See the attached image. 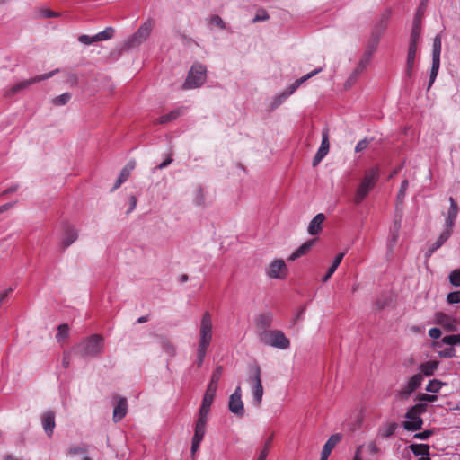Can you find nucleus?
<instances>
[{
  "mask_svg": "<svg viewBox=\"0 0 460 460\" xmlns=\"http://www.w3.org/2000/svg\"><path fill=\"white\" fill-rule=\"evenodd\" d=\"M41 15L45 18H53V17H58L60 15V13L51 11L49 9H43V10H41Z\"/></svg>",
  "mask_w": 460,
  "mask_h": 460,
  "instance_id": "nucleus-59",
  "label": "nucleus"
},
{
  "mask_svg": "<svg viewBox=\"0 0 460 460\" xmlns=\"http://www.w3.org/2000/svg\"><path fill=\"white\" fill-rule=\"evenodd\" d=\"M181 113H182V111L181 109L174 110V111L169 112L168 114L161 116L157 119V123L164 124L169 121H172V120L177 119Z\"/></svg>",
  "mask_w": 460,
  "mask_h": 460,
  "instance_id": "nucleus-35",
  "label": "nucleus"
},
{
  "mask_svg": "<svg viewBox=\"0 0 460 460\" xmlns=\"http://www.w3.org/2000/svg\"><path fill=\"white\" fill-rule=\"evenodd\" d=\"M401 222H402V217L396 216L395 219L394 221V226H393L392 231H394L395 233H399L400 228H401Z\"/></svg>",
  "mask_w": 460,
  "mask_h": 460,
  "instance_id": "nucleus-63",
  "label": "nucleus"
},
{
  "mask_svg": "<svg viewBox=\"0 0 460 460\" xmlns=\"http://www.w3.org/2000/svg\"><path fill=\"white\" fill-rule=\"evenodd\" d=\"M409 420L402 422V427L408 431H417L422 429L423 420L418 419H408Z\"/></svg>",
  "mask_w": 460,
  "mask_h": 460,
  "instance_id": "nucleus-28",
  "label": "nucleus"
},
{
  "mask_svg": "<svg viewBox=\"0 0 460 460\" xmlns=\"http://www.w3.org/2000/svg\"><path fill=\"white\" fill-rule=\"evenodd\" d=\"M58 72V69H56L54 71H51L49 73H46L40 75H37L35 77H32L28 80L22 81L12 87H10L6 92V96L11 97L14 94H16L18 92L29 87L31 84L49 79L52 77L54 75H56Z\"/></svg>",
  "mask_w": 460,
  "mask_h": 460,
  "instance_id": "nucleus-9",
  "label": "nucleus"
},
{
  "mask_svg": "<svg viewBox=\"0 0 460 460\" xmlns=\"http://www.w3.org/2000/svg\"><path fill=\"white\" fill-rule=\"evenodd\" d=\"M397 429V424L395 422L388 423L387 425L382 427L378 433L382 438H389L393 436Z\"/></svg>",
  "mask_w": 460,
  "mask_h": 460,
  "instance_id": "nucleus-34",
  "label": "nucleus"
},
{
  "mask_svg": "<svg viewBox=\"0 0 460 460\" xmlns=\"http://www.w3.org/2000/svg\"><path fill=\"white\" fill-rule=\"evenodd\" d=\"M325 220V216L323 213L317 214L309 223L308 233L311 235L318 234L323 229V223Z\"/></svg>",
  "mask_w": 460,
  "mask_h": 460,
  "instance_id": "nucleus-20",
  "label": "nucleus"
},
{
  "mask_svg": "<svg viewBox=\"0 0 460 460\" xmlns=\"http://www.w3.org/2000/svg\"><path fill=\"white\" fill-rule=\"evenodd\" d=\"M344 255H345V252H340L336 255L332 266L329 268L327 273L323 278V282H327L329 280V279L332 276V274L335 272V270L341 264Z\"/></svg>",
  "mask_w": 460,
  "mask_h": 460,
  "instance_id": "nucleus-30",
  "label": "nucleus"
},
{
  "mask_svg": "<svg viewBox=\"0 0 460 460\" xmlns=\"http://www.w3.org/2000/svg\"><path fill=\"white\" fill-rule=\"evenodd\" d=\"M428 404L425 402L417 403L414 406L411 407L406 414V419H418L420 418V415L427 411Z\"/></svg>",
  "mask_w": 460,
  "mask_h": 460,
  "instance_id": "nucleus-22",
  "label": "nucleus"
},
{
  "mask_svg": "<svg viewBox=\"0 0 460 460\" xmlns=\"http://www.w3.org/2000/svg\"><path fill=\"white\" fill-rule=\"evenodd\" d=\"M423 381V376L421 374L413 375L407 382L404 388L400 392L401 395L403 397L409 396L411 393H413L417 388H419Z\"/></svg>",
  "mask_w": 460,
  "mask_h": 460,
  "instance_id": "nucleus-15",
  "label": "nucleus"
},
{
  "mask_svg": "<svg viewBox=\"0 0 460 460\" xmlns=\"http://www.w3.org/2000/svg\"><path fill=\"white\" fill-rule=\"evenodd\" d=\"M260 341L265 345L271 346L279 349H287L290 346V341L280 330L263 331L260 334Z\"/></svg>",
  "mask_w": 460,
  "mask_h": 460,
  "instance_id": "nucleus-6",
  "label": "nucleus"
},
{
  "mask_svg": "<svg viewBox=\"0 0 460 460\" xmlns=\"http://www.w3.org/2000/svg\"><path fill=\"white\" fill-rule=\"evenodd\" d=\"M257 325L264 329V331H267L266 329L269 328L273 322V314L271 313H264L257 318Z\"/></svg>",
  "mask_w": 460,
  "mask_h": 460,
  "instance_id": "nucleus-31",
  "label": "nucleus"
},
{
  "mask_svg": "<svg viewBox=\"0 0 460 460\" xmlns=\"http://www.w3.org/2000/svg\"><path fill=\"white\" fill-rule=\"evenodd\" d=\"M409 187V181L408 180H403L401 183V187H400V190L398 191V194H397V199L402 202V199H404V196H405V193H406V190Z\"/></svg>",
  "mask_w": 460,
  "mask_h": 460,
  "instance_id": "nucleus-48",
  "label": "nucleus"
},
{
  "mask_svg": "<svg viewBox=\"0 0 460 460\" xmlns=\"http://www.w3.org/2000/svg\"><path fill=\"white\" fill-rule=\"evenodd\" d=\"M452 230L453 227L446 226L445 230L440 234L439 237L438 238L440 243L443 244L450 237Z\"/></svg>",
  "mask_w": 460,
  "mask_h": 460,
  "instance_id": "nucleus-49",
  "label": "nucleus"
},
{
  "mask_svg": "<svg viewBox=\"0 0 460 460\" xmlns=\"http://www.w3.org/2000/svg\"><path fill=\"white\" fill-rule=\"evenodd\" d=\"M420 31H421V22L420 19L418 17V15H415L414 21H413V26L412 31L411 33V41L410 43H415L418 44L420 36Z\"/></svg>",
  "mask_w": 460,
  "mask_h": 460,
  "instance_id": "nucleus-29",
  "label": "nucleus"
},
{
  "mask_svg": "<svg viewBox=\"0 0 460 460\" xmlns=\"http://www.w3.org/2000/svg\"><path fill=\"white\" fill-rule=\"evenodd\" d=\"M439 66H440V61L432 60V66H431V70H430V75H429V82L428 89H429L431 87V85L433 84V83L435 82L438 73V70H439Z\"/></svg>",
  "mask_w": 460,
  "mask_h": 460,
  "instance_id": "nucleus-38",
  "label": "nucleus"
},
{
  "mask_svg": "<svg viewBox=\"0 0 460 460\" xmlns=\"http://www.w3.org/2000/svg\"><path fill=\"white\" fill-rule=\"evenodd\" d=\"M194 202L198 206H201L205 203V194L202 188L200 187L197 188L195 191Z\"/></svg>",
  "mask_w": 460,
  "mask_h": 460,
  "instance_id": "nucleus-46",
  "label": "nucleus"
},
{
  "mask_svg": "<svg viewBox=\"0 0 460 460\" xmlns=\"http://www.w3.org/2000/svg\"><path fill=\"white\" fill-rule=\"evenodd\" d=\"M213 338V323L212 315L208 311H206L201 318L199 341L197 348V358L195 364L200 367L206 358L208 349L212 342Z\"/></svg>",
  "mask_w": 460,
  "mask_h": 460,
  "instance_id": "nucleus-1",
  "label": "nucleus"
},
{
  "mask_svg": "<svg viewBox=\"0 0 460 460\" xmlns=\"http://www.w3.org/2000/svg\"><path fill=\"white\" fill-rule=\"evenodd\" d=\"M78 40L81 43L85 44V45H90V44H93L94 42H97V40L95 39V35L94 36H88V35L83 34V35H80L78 37Z\"/></svg>",
  "mask_w": 460,
  "mask_h": 460,
  "instance_id": "nucleus-51",
  "label": "nucleus"
},
{
  "mask_svg": "<svg viewBox=\"0 0 460 460\" xmlns=\"http://www.w3.org/2000/svg\"><path fill=\"white\" fill-rule=\"evenodd\" d=\"M449 281L453 286H460V270H455L450 273Z\"/></svg>",
  "mask_w": 460,
  "mask_h": 460,
  "instance_id": "nucleus-47",
  "label": "nucleus"
},
{
  "mask_svg": "<svg viewBox=\"0 0 460 460\" xmlns=\"http://www.w3.org/2000/svg\"><path fill=\"white\" fill-rule=\"evenodd\" d=\"M456 350L454 348H447L442 351H439V357L444 358H450L455 357Z\"/></svg>",
  "mask_w": 460,
  "mask_h": 460,
  "instance_id": "nucleus-56",
  "label": "nucleus"
},
{
  "mask_svg": "<svg viewBox=\"0 0 460 460\" xmlns=\"http://www.w3.org/2000/svg\"><path fill=\"white\" fill-rule=\"evenodd\" d=\"M368 144H369V141L367 138L360 140L356 145L355 151L357 153H358V152L365 150L368 146Z\"/></svg>",
  "mask_w": 460,
  "mask_h": 460,
  "instance_id": "nucleus-57",
  "label": "nucleus"
},
{
  "mask_svg": "<svg viewBox=\"0 0 460 460\" xmlns=\"http://www.w3.org/2000/svg\"><path fill=\"white\" fill-rule=\"evenodd\" d=\"M442 344L447 345H458L460 344V334L447 335L442 338L440 341H435L433 346L435 348H440Z\"/></svg>",
  "mask_w": 460,
  "mask_h": 460,
  "instance_id": "nucleus-27",
  "label": "nucleus"
},
{
  "mask_svg": "<svg viewBox=\"0 0 460 460\" xmlns=\"http://www.w3.org/2000/svg\"><path fill=\"white\" fill-rule=\"evenodd\" d=\"M70 360H71L70 352H65L63 354V358H62V365L65 368H67L69 367Z\"/></svg>",
  "mask_w": 460,
  "mask_h": 460,
  "instance_id": "nucleus-62",
  "label": "nucleus"
},
{
  "mask_svg": "<svg viewBox=\"0 0 460 460\" xmlns=\"http://www.w3.org/2000/svg\"><path fill=\"white\" fill-rule=\"evenodd\" d=\"M155 22L153 18H148L138 30L131 35L123 43V49H130L138 47L150 36Z\"/></svg>",
  "mask_w": 460,
  "mask_h": 460,
  "instance_id": "nucleus-5",
  "label": "nucleus"
},
{
  "mask_svg": "<svg viewBox=\"0 0 460 460\" xmlns=\"http://www.w3.org/2000/svg\"><path fill=\"white\" fill-rule=\"evenodd\" d=\"M114 34V29L112 27H107L104 31L97 33L95 35V39L97 41H102L110 40L113 37Z\"/></svg>",
  "mask_w": 460,
  "mask_h": 460,
  "instance_id": "nucleus-40",
  "label": "nucleus"
},
{
  "mask_svg": "<svg viewBox=\"0 0 460 460\" xmlns=\"http://www.w3.org/2000/svg\"><path fill=\"white\" fill-rule=\"evenodd\" d=\"M429 335L432 339H438L441 336V331L438 328H431L429 331Z\"/></svg>",
  "mask_w": 460,
  "mask_h": 460,
  "instance_id": "nucleus-64",
  "label": "nucleus"
},
{
  "mask_svg": "<svg viewBox=\"0 0 460 460\" xmlns=\"http://www.w3.org/2000/svg\"><path fill=\"white\" fill-rule=\"evenodd\" d=\"M208 420V415H203L199 412L198 420L195 423L193 440L202 441L206 433V425Z\"/></svg>",
  "mask_w": 460,
  "mask_h": 460,
  "instance_id": "nucleus-14",
  "label": "nucleus"
},
{
  "mask_svg": "<svg viewBox=\"0 0 460 460\" xmlns=\"http://www.w3.org/2000/svg\"><path fill=\"white\" fill-rule=\"evenodd\" d=\"M266 273L272 279H284L288 275V267L283 260L278 259L269 265Z\"/></svg>",
  "mask_w": 460,
  "mask_h": 460,
  "instance_id": "nucleus-11",
  "label": "nucleus"
},
{
  "mask_svg": "<svg viewBox=\"0 0 460 460\" xmlns=\"http://www.w3.org/2000/svg\"><path fill=\"white\" fill-rule=\"evenodd\" d=\"M217 388L214 387V385H208V388L205 392V394L202 399V402L199 408V412L203 415H208L210 411V407L216 396Z\"/></svg>",
  "mask_w": 460,
  "mask_h": 460,
  "instance_id": "nucleus-13",
  "label": "nucleus"
},
{
  "mask_svg": "<svg viewBox=\"0 0 460 460\" xmlns=\"http://www.w3.org/2000/svg\"><path fill=\"white\" fill-rule=\"evenodd\" d=\"M440 53H441V39L438 35H437L433 41L432 60L440 61Z\"/></svg>",
  "mask_w": 460,
  "mask_h": 460,
  "instance_id": "nucleus-36",
  "label": "nucleus"
},
{
  "mask_svg": "<svg viewBox=\"0 0 460 460\" xmlns=\"http://www.w3.org/2000/svg\"><path fill=\"white\" fill-rule=\"evenodd\" d=\"M417 400L420 402H433L438 400V396L434 394H420L418 395Z\"/></svg>",
  "mask_w": 460,
  "mask_h": 460,
  "instance_id": "nucleus-52",
  "label": "nucleus"
},
{
  "mask_svg": "<svg viewBox=\"0 0 460 460\" xmlns=\"http://www.w3.org/2000/svg\"><path fill=\"white\" fill-rule=\"evenodd\" d=\"M446 384L438 379H432L426 386V391L429 393H438Z\"/></svg>",
  "mask_w": 460,
  "mask_h": 460,
  "instance_id": "nucleus-39",
  "label": "nucleus"
},
{
  "mask_svg": "<svg viewBox=\"0 0 460 460\" xmlns=\"http://www.w3.org/2000/svg\"><path fill=\"white\" fill-rule=\"evenodd\" d=\"M128 403L127 399L124 397L119 398L118 403L113 410V420L115 422L120 421L127 414Z\"/></svg>",
  "mask_w": 460,
  "mask_h": 460,
  "instance_id": "nucleus-21",
  "label": "nucleus"
},
{
  "mask_svg": "<svg viewBox=\"0 0 460 460\" xmlns=\"http://www.w3.org/2000/svg\"><path fill=\"white\" fill-rule=\"evenodd\" d=\"M439 66H440V61L432 60V66H431V70H430V75H429V82L428 89H429L431 87V85L433 84V83L435 82L438 73V70H439Z\"/></svg>",
  "mask_w": 460,
  "mask_h": 460,
  "instance_id": "nucleus-37",
  "label": "nucleus"
},
{
  "mask_svg": "<svg viewBox=\"0 0 460 460\" xmlns=\"http://www.w3.org/2000/svg\"><path fill=\"white\" fill-rule=\"evenodd\" d=\"M13 292V288H9L8 289L0 293V306L6 301L10 293Z\"/></svg>",
  "mask_w": 460,
  "mask_h": 460,
  "instance_id": "nucleus-60",
  "label": "nucleus"
},
{
  "mask_svg": "<svg viewBox=\"0 0 460 460\" xmlns=\"http://www.w3.org/2000/svg\"><path fill=\"white\" fill-rule=\"evenodd\" d=\"M210 24L211 25H215V26H217L221 29H225V22L224 21L222 20L221 17H219L218 15H213L211 18H210Z\"/></svg>",
  "mask_w": 460,
  "mask_h": 460,
  "instance_id": "nucleus-55",
  "label": "nucleus"
},
{
  "mask_svg": "<svg viewBox=\"0 0 460 460\" xmlns=\"http://www.w3.org/2000/svg\"><path fill=\"white\" fill-rule=\"evenodd\" d=\"M135 166H136V162L135 161H129L124 166V168L121 170V172H120V173L119 175V181L125 182L128 179V177L130 176V173L134 170Z\"/></svg>",
  "mask_w": 460,
  "mask_h": 460,
  "instance_id": "nucleus-33",
  "label": "nucleus"
},
{
  "mask_svg": "<svg viewBox=\"0 0 460 460\" xmlns=\"http://www.w3.org/2000/svg\"><path fill=\"white\" fill-rule=\"evenodd\" d=\"M268 19H269L268 13L265 11H263L261 14L257 13L255 15V17L252 19V22H258L266 21Z\"/></svg>",
  "mask_w": 460,
  "mask_h": 460,
  "instance_id": "nucleus-61",
  "label": "nucleus"
},
{
  "mask_svg": "<svg viewBox=\"0 0 460 460\" xmlns=\"http://www.w3.org/2000/svg\"><path fill=\"white\" fill-rule=\"evenodd\" d=\"M206 80V67L201 64H194L183 84V89H192L201 86Z\"/></svg>",
  "mask_w": 460,
  "mask_h": 460,
  "instance_id": "nucleus-7",
  "label": "nucleus"
},
{
  "mask_svg": "<svg viewBox=\"0 0 460 460\" xmlns=\"http://www.w3.org/2000/svg\"><path fill=\"white\" fill-rule=\"evenodd\" d=\"M314 243V240H309L296 249L288 258L289 261H295L299 257L306 254Z\"/></svg>",
  "mask_w": 460,
  "mask_h": 460,
  "instance_id": "nucleus-25",
  "label": "nucleus"
},
{
  "mask_svg": "<svg viewBox=\"0 0 460 460\" xmlns=\"http://www.w3.org/2000/svg\"><path fill=\"white\" fill-rule=\"evenodd\" d=\"M330 149V143H329V129L324 128L322 132V142L321 146L314 155L313 159V166H317L321 161L323 159V157L328 154Z\"/></svg>",
  "mask_w": 460,
  "mask_h": 460,
  "instance_id": "nucleus-12",
  "label": "nucleus"
},
{
  "mask_svg": "<svg viewBox=\"0 0 460 460\" xmlns=\"http://www.w3.org/2000/svg\"><path fill=\"white\" fill-rule=\"evenodd\" d=\"M452 230L453 227L446 226L445 230L440 234L439 237L438 238L440 243L443 244L450 237Z\"/></svg>",
  "mask_w": 460,
  "mask_h": 460,
  "instance_id": "nucleus-50",
  "label": "nucleus"
},
{
  "mask_svg": "<svg viewBox=\"0 0 460 460\" xmlns=\"http://www.w3.org/2000/svg\"><path fill=\"white\" fill-rule=\"evenodd\" d=\"M247 382L251 387L252 403L256 407H260L261 404L264 389L261 383V369L258 363H253L248 367Z\"/></svg>",
  "mask_w": 460,
  "mask_h": 460,
  "instance_id": "nucleus-3",
  "label": "nucleus"
},
{
  "mask_svg": "<svg viewBox=\"0 0 460 460\" xmlns=\"http://www.w3.org/2000/svg\"><path fill=\"white\" fill-rule=\"evenodd\" d=\"M449 201H450V208L448 210V215L446 219V226H447L449 227H454L455 220H456V215L458 213V207L453 198H450Z\"/></svg>",
  "mask_w": 460,
  "mask_h": 460,
  "instance_id": "nucleus-26",
  "label": "nucleus"
},
{
  "mask_svg": "<svg viewBox=\"0 0 460 460\" xmlns=\"http://www.w3.org/2000/svg\"><path fill=\"white\" fill-rule=\"evenodd\" d=\"M228 409L233 414H234L238 418H242L244 416L245 410L243 402L242 400V389L240 385H238L235 388L234 392L230 395L228 402Z\"/></svg>",
  "mask_w": 460,
  "mask_h": 460,
  "instance_id": "nucleus-10",
  "label": "nucleus"
},
{
  "mask_svg": "<svg viewBox=\"0 0 460 460\" xmlns=\"http://www.w3.org/2000/svg\"><path fill=\"white\" fill-rule=\"evenodd\" d=\"M322 69H316L311 73L306 74L305 75L302 76L301 78L296 80L288 90L284 91L281 94L277 95L270 103V109L274 110L277 107H279L286 99H288L291 94H293L296 90L306 80L311 78L312 76L315 75L319 72H321Z\"/></svg>",
  "mask_w": 460,
  "mask_h": 460,
  "instance_id": "nucleus-8",
  "label": "nucleus"
},
{
  "mask_svg": "<svg viewBox=\"0 0 460 460\" xmlns=\"http://www.w3.org/2000/svg\"><path fill=\"white\" fill-rule=\"evenodd\" d=\"M69 334V327L67 324H60L58 328V334H57V340L58 342L61 341L66 339Z\"/></svg>",
  "mask_w": 460,
  "mask_h": 460,
  "instance_id": "nucleus-44",
  "label": "nucleus"
},
{
  "mask_svg": "<svg viewBox=\"0 0 460 460\" xmlns=\"http://www.w3.org/2000/svg\"><path fill=\"white\" fill-rule=\"evenodd\" d=\"M433 434V431L430 429L424 430L422 432H419L414 434L413 438L415 439H420V440H426L428 439L431 435Z\"/></svg>",
  "mask_w": 460,
  "mask_h": 460,
  "instance_id": "nucleus-54",
  "label": "nucleus"
},
{
  "mask_svg": "<svg viewBox=\"0 0 460 460\" xmlns=\"http://www.w3.org/2000/svg\"><path fill=\"white\" fill-rule=\"evenodd\" d=\"M163 348L168 353L170 354L171 356H173L174 353H175V348L174 346L169 342L168 341H164L163 342Z\"/></svg>",
  "mask_w": 460,
  "mask_h": 460,
  "instance_id": "nucleus-58",
  "label": "nucleus"
},
{
  "mask_svg": "<svg viewBox=\"0 0 460 460\" xmlns=\"http://www.w3.org/2000/svg\"><path fill=\"white\" fill-rule=\"evenodd\" d=\"M438 365H439V362L436 361V360H429V361L424 362L420 365V367H419L420 370V374H421L422 376H431L434 375V373L438 369Z\"/></svg>",
  "mask_w": 460,
  "mask_h": 460,
  "instance_id": "nucleus-24",
  "label": "nucleus"
},
{
  "mask_svg": "<svg viewBox=\"0 0 460 460\" xmlns=\"http://www.w3.org/2000/svg\"><path fill=\"white\" fill-rule=\"evenodd\" d=\"M409 447L415 456L427 457L429 455V446L427 444H411Z\"/></svg>",
  "mask_w": 460,
  "mask_h": 460,
  "instance_id": "nucleus-32",
  "label": "nucleus"
},
{
  "mask_svg": "<svg viewBox=\"0 0 460 460\" xmlns=\"http://www.w3.org/2000/svg\"><path fill=\"white\" fill-rule=\"evenodd\" d=\"M365 70V68H360V66L358 65L354 69L350 76L345 83V87H350L357 80L358 76Z\"/></svg>",
  "mask_w": 460,
  "mask_h": 460,
  "instance_id": "nucleus-43",
  "label": "nucleus"
},
{
  "mask_svg": "<svg viewBox=\"0 0 460 460\" xmlns=\"http://www.w3.org/2000/svg\"><path fill=\"white\" fill-rule=\"evenodd\" d=\"M436 323L444 328H446L447 331H454L455 330V321L452 320L450 316L447 314L439 312L436 314Z\"/></svg>",
  "mask_w": 460,
  "mask_h": 460,
  "instance_id": "nucleus-23",
  "label": "nucleus"
},
{
  "mask_svg": "<svg viewBox=\"0 0 460 460\" xmlns=\"http://www.w3.org/2000/svg\"><path fill=\"white\" fill-rule=\"evenodd\" d=\"M417 45L418 44L415 43H410L409 45L405 69V75L408 78H411L413 75V68L417 54Z\"/></svg>",
  "mask_w": 460,
  "mask_h": 460,
  "instance_id": "nucleus-16",
  "label": "nucleus"
},
{
  "mask_svg": "<svg viewBox=\"0 0 460 460\" xmlns=\"http://www.w3.org/2000/svg\"><path fill=\"white\" fill-rule=\"evenodd\" d=\"M379 178V171L377 167L371 168L366 172L360 184L356 190L354 196L355 204H360L368 195L371 190L376 186Z\"/></svg>",
  "mask_w": 460,
  "mask_h": 460,
  "instance_id": "nucleus-4",
  "label": "nucleus"
},
{
  "mask_svg": "<svg viewBox=\"0 0 460 460\" xmlns=\"http://www.w3.org/2000/svg\"><path fill=\"white\" fill-rule=\"evenodd\" d=\"M42 426L49 437H50L53 433L54 428L56 426L55 423V413L52 411H47L42 415L41 418Z\"/></svg>",
  "mask_w": 460,
  "mask_h": 460,
  "instance_id": "nucleus-19",
  "label": "nucleus"
},
{
  "mask_svg": "<svg viewBox=\"0 0 460 460\" xmlns=\"http://www.w3.org/2000/svg\"><path fill=\"white\" fill-rule=\"evenodd\" d=\"M341 440V435H340V434L332 435L323 446L320 460H327L332 450L335 447V446Z\"/></svg>",
  "mask_w": 460,
  "mask_h": 460,
  "instance_id": "nucleus-18",
  "label": "nucleus"
},
{
  "mask_svg": "<svg viewBox=\"0 0 460 460\" xmlns=\"http://www.w3.org/2000/svg\"><path fill=\"white\" fill-rule=\"evenodd\" d=\"M77 238H78V233H77L76 229L74 226L67 225L65 227L62 241H61L62 248L64 250L66 249L74 242H75L77 240Z\"/></svg>",
  "mask_w": 460,
  "mask_h": 460,
  "instance_id": "nucleus-17",
  "label": "nucleus"
},
{
  "mask_svg": "<svg viewBox=\"0 0 460 460\" xmlns=\"http://www.w3.org/2000/svg\"><path fill=\"white\" fill-rule=\"evenodd\" d=\"M447 302L449 304H456L460 302V291H454L447 295Z\"/></svg>",
  "mask_w": 460,
  "mask_h": 460,
  "instance_id": "nucleus-53",
  "label": "nucleus"
},
{
  "mask_svg": "<svg viewBox=\"0 0 460 460\" xmlns=\"http://www.w3.org/2000/svg\"><path fill=\"white\" fill-rule=\"evenodd\" d=\"M222 374H223V367L217 366L211 376V379H210L208 385H214V387L217 388V383L220 380Z\"/></svg>",
  "mask_w": 460,
  "mask_h": 460,
  "instance_id": "nucleus-41",
  "label": "nucleus"
},
{
  "mask_svg": "<svg viewBox=\"0 0 460 460\" xmlns=\"http://www.w3.org/2000/svg\"><path fill=\"white\" fill-rule=\"evenodd\" d=\"M104 340L100 334H93L84 339L78 345L74 348L75 355L81 358H94L103 352Z\"/></svg>",
  "mask_w": 460,
  "mask_h": 460,
  "instance_id": "nucleus-2",
  "label": "nucleus"
},
{
  "mask_svg": "<svg viewBox=\"0 0 460 460\" xmlns=\"http://www.w3.org/2000/svg\"><path fill=\"white\" fill-rule=\"evenodd\" d=\"M365 70V68H360V66L358 65L354 69L350 76L345 83V87H350L357 80L358 76Z\"/></svg>",
  "mask_w": 460,
  "mask_h": 460,
  "instance_id": "nucleus-42",
  "label": "nucleus"
},
{
  "mask_svg": "<svg viewBox=\"0 0 460 460\" xmlns=\"http://www.w3.org/2000/svg\"><path fill=\"white\" fill-rule=\"evenodd\" d=\"M71 99V94L69 93H65L59 96H57L52 100V103L56 106H62L66 104Z\"/></svg>",
  "mask_w": 460,
  "mask_h": 460,
  "instance_id": "nucleus-45",
  "label": "nucleus"
}]
</instances>
